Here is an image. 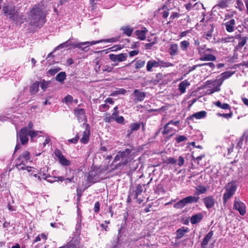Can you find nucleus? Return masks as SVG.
<instances>
[{
    "label": "nucleus",
    "instance_id": "obj_1",
    "mask_svg": "<svg viewBox=\"0 0 248 248\" xmlns=\"http://www.w3.org/2000/svg\"><path fill=\"white\" fill-rule=\"evenodd\" d=\"M46 13L42 5H35L31 10L28 19L33 25L41 27L45 22Z\"/></svg>",
    "mask_w": 248,
    "mask_h": 248
},
{
    "label": "nucleus",
    "instance_id": "obj_2",
    "mask_svg": "<svg viewBox=\"0 0 248 248\" xmlns=\"http://www.w3.org/2000/svg\"><path fill=\"white\" fill-rule=\"evenodd\" d=\"M133 159V157L131 149H126L124 151H119L115 156L113 162H117L120 160L121 161L115 165L114 169H118L121 167H124L127 165H130Z\"/></svg>",
    "mask_w": 248,
    "mask_h": 248
},
{
    "label": "nucleus",
    "instance_id": "obj_3",
    "mask_svg": "<svg viewBox=\"0 0 248 248\" xmlns=\"http://www.w3.org/2000/svg\"><path fill=\"white\" fill-rule=\"evenodd\" d=\"M30 159V153L28 151L24 152L16 160V166L19 170H27L29 172L31 171L32 168L27 165Z\"/></svg>",
    "mask_w": 248,
    "mask_h": 248
},
{
    "label": "nucleus",
    "instance_id": "obj_4",
    "mask_svg": "<svg viewBox=\"0 0 248 248\" xmlns=\"http://www.w3.org/2000/svg\"><path fill=\"white\" fill-rule=\"evenodd\" d=\"M237 186L235 183L232 182L228 183L225 187V192L223 197V202L226 203L228 200L233 196L236 189Z\"/></svg>",
    "mask_w": 248,
    "mask_h": 248
},
{
    "label": "nucleus",
    "instance_id": "obj_5",
    "mask_svg": "<svg viewBox=\"0 0 248 248\" xmlns=\"http://www.w3.org/2000/svg\"><path fill=\"white\" fill-rule=\"evenodd\" d=\"M29 130H28L27 127H25L22 128L19 132L17 134V139L21 142L22 144H26L29 140L28 136L29 135Z\"/></svg>",
    "mask_w": 248,
    "mask_h": 248
},
{
    "label": "nucleus",
    "instance_id": "obj_6",
    "mask_svg": "<svg viewBox=\"0 0 248 248\" xmlns=\"http://www.w3.org/2000/svg\"><path fill=\"white\" fill-rule=\"evenodd\" d=\"M213 84L214 87L212 89H209L207 90L206 93L208 94H211L214 93L216 92H218L220 91V86L221 85V82H219V80H215L213 82L208 80L206 82V85H208L210 84Z\"/></svg>",
    "mask_w": 248,
    "mask_h": 248
},
{
    "label": "nucleus",
    "instance_id": "obj_7",
    "mask_svg": "<svg viewBox=\"0 0 248 248\" xmlns=\"http://www.w3.org/2000/svg\"><path fill=\"white\" fill-rule=\"evenodd\" d=\"M74 114L77 117L79 122L82 123L86 121L85 110L83 108H75L74 109Z\"/></svg>",
    "mask_w": 248,
    "mask_h": 248
},
{
    "label": "nucleus",
    "instance_id": "obj_8",
    "mask_svg": "<svg viewBox=\"0 0 248 248\" xmlns=\"http://www.w3.org/2000/svg\"><path fill=\"white\" fill-rule=\"evenodd\" d=\"M55 155L59 159L60 163L63 166H68L71 164L70 161L67 160L59 150H56L54 152Z\"/></svg>",
    "mask_w": 248,
    "mask_h": 248
},
{
    "label": "nucleus",
    "instance_id": "obj_9",
    "mask_svg": "<svg viewBox=\"0 0 248 248\" xmlns=\"http://www.w3.org/2000/svg\"><path fill=\"white\" fill-rule=\"evenodd\" d=\"M233 209L239 211L241 215H244L246 211V206L245 204L240 201L235 200Z\"/></svg>",
    "mask_w": 248,
    "mask_h": 248
},
{
    "label": "nucleus",
    "instance_id": "obj_10",
    "mask_svg": "<svg viewBox=\"0 0 248 248\" xmlns=\"http://www.w3.org/2000/svg\"><path fill=\"white\" fill-rule=\"evenodd\" d=\"M109 59L114 62H122L126 60L127 55L126 53H121L118 55L111 54L109 55Z\"/></svg>",
    "mask_w": 248,
    "mask_h": 248
},
{
    "label": "nucleus",
    "instance_id": "obj_11",
    "mask_svg": "<svg viewBox=\"0 0 248 248\" xmlns=\"http://www.w3.org/2000/svg\"><path fill=\"white\" fill-rule=\"evenodd\" d=\"M248 135L247 132H245L241 137L238 140L237 144V147L242 149L245 148L247 144V140Z\"/></svg>",
    "mask_w": 248,
    "mask_h": 248
},
{
    "label": "nucleus",
    "instance_id": "obj_12",
    "mask_svg": "<svg viewBox=\"0 0 248 248\" xmlns=\"http://www.w3.org/2000/svg\"><path fill=\"white\" fill-rule=\"evenodd\" d=\"M68 41L69 46H73L74 47H77L79 48H82V46L85 45H89L91 46L96 44L97 42H84L82 43H77L74 42H70V39Z\"/></svg>",
    "mask_w": 248,
    "mask_h": 248
},
{
    "label": "nucleus",
    "instance_id": "obj_13",
    "mask_svg": "<svg viewBox=\"0 0 248 248\" xmlns=\"http://www.w3.org/2000/svg\"><path fill=\"white\" fill-rule=\"evenodd\" d=\"M98 175L97 170H91L89 171L87 181L90 183H94L98 181Z\"/></svg>",
    "mask_w": 248,
    "mask_h": 248
},
{
    "label": "nucleus",
    "instance_id": "obj_14",
    "mask_svg": "<svg viewBox=\"0 0 248 248\" xmlns=\"http://www.w3.org/2000/svg\"><path fill=\"white\" fill-rule=\"evenodd\" d=\"M214 234L213 231H210L204 237L201 244V248H206L207 246Z\"/></svg>",
    "mask_w": 248,
    "mask_h": 248
},
{
    "label": "nucleus",
    "instance_id": "obj_15",
    "mask_svg": "<svg viewBox=\"0 0 248 248\" xmlns=\"http://www.w3.org/2000/svg\"><path fill=\"white\" fill-rule=\"evenodd\" d=\"M203 202L207 209L212 208L215 204V200L213 196H209L203 199Z\"/></svg>",
    "mask_w": 248,
    "mask_h": 248
},
{
    "label": "nucleus",
    "instance_id": "obj_16",
    "mask_svg": "<svg viewBox=\"0 0 248 248\" xmlns=\"http://www.w3.org/2000/svg\"><path fill=\"white\" fill-rule=\"evenodd\" d=\"M233 2V0H219L217 4L215 5L213 9H217L218 7L225 8L228 7L229 5Z\"/></svg>",
    "mask_w": 248,
    "mask_h": 248
},
{
    "label": "nucleus",
    "instance_id": "obj_17",
    "mask_svg": "<svg viewBox=\"0 0 248 248\" xmlns=\"http://www.w3.org/2000/svg\"><path fill=\"white\" fill-rule=\"evenodd\" d=\"M235 24V20L231 19L230 20L224 23L226 31L228 32H231L234 31V25Z\"/></svg>",
    "mask_w": 248,
    "mask_h": 248
},
{
    "label": "nucleus",
    "instance_id": "obj_18",
    "mask_svg": "<svg viewBox=\"0 0 248 248\" xmlns=\"http://www.w3.org/2000/svg\"><path fill=\"white\" fill-rule=\"evenodd\" d=\"M90 135V130L86 128L82 133V137L80 139V142L83 144H87L89 140Z\"/></svg>",
    "mask_w": 248,
    "mask_h": 248
},
{
    "label": "nucleus",
    "instance_id": "obj_19",
    "mask_svg": "<svg viewBox=\"0 0 248 248\" xmlns=\"http://www.w3.org/2000/svg\"><path fill=\"white\" fill-rule=\"evenodd\" d=\"M203 218L202 213H198L192 216L190 218V222L192 224H195L200 222Z\"/></svg>",
    "mask_w": 248,
    "mask_h": 248
},
{
    "label": "nucleus",
    "instance_id": "obj_20",
    "mask_svg": "<svg viewBox=\"0 0 248 248\" xmlns=\"http://www.w3.org/2000/svg\"><path fill=\"white\" fill-rule=\"evenodd\" d=\"M178 46L177 44L172 43L170 45V47L169 49V53L171 56H174L178 54Z\"/></svg>",
    "mask_w": 248,
    "mask_h": 248
},
{
    "label": "nucleus",
    "instance_id": "obj_21",
    "mask_svg": "<svg viewBox=\"0 0 248 248\" xmlns=\"http://www.w3.org/2000/svg\"><path fill=\"white\" fill-rule=\"evenodd\" d=\"M159 67L158 61H156L155 60H152L148 61L147 63L146 69L148 72L152 71L153 67Z\"/></svg>",
    "mask_w": 248,
    "mask_h": 248
},
{
    "label": "nucleus",
    "instance_id": "obj_22",
    "mask_svg": "<svg viewBox=\"0 0 248 248\" xmlns=\"http://www.w3.org/2000/svg\"><path fill=\"white\" fill-rule=\"evenodd\" d=\"M188 232V228H186L184 227H181L178 230H177L176 233V239H180L186 233Z\"/></svg>",
    "mask_w": 248,
    "mask_h": 248
},
{
    "label": "nucleus",
    "instance_id": "obj_23",
    "mask_svg": "<svg viewBox=\"0 0 248 248\" xmlns=\"http://www.w3.org/2000/svg\"><path fill=\"white\" fill-rule=\"evenodd\" d=\"M133 94L136 97V99L139 101H143L145 97V93L140 92L139 90H135Z\"/></svg>",
    "mask_w": 248,
    "mask_h": 248
},
{
    "label": "nucleus",
    "instance_id": "obj_24",
    "mask_svg": "<svg viewBox=\"0 0 248 248\" xmlns=\"http://www.w3.org/2000/svg\"><path fill=\"white\" fill-rule=\"evenodd\" d=\"M190 85V82L187 80H185L181 82L179 85V90L181 93L186 92V88Z\"/></svg>",
    "mask_w": 248,
    "mask_h": 248
},
{
    "label": "nucleus",
    "instance_id": "obj_25",
    "mask_svg": "<svg viewBox=\"0 0 248 248\" xmlns=\"http://www.w3.org/2000/svg\"><path fill=\"white\" fill-rule=\"evenodd\" d=\"M119 112H113L111 114L112 119L117 123L123 124L124 120V118L122 116H119Z\"/></svg>",
    "mask_w": 248,
    "mask_h": 248
},
{
    "label": "nucleus",
    "instance_id": "obj_26",
    "mask_svg": "<svg viewBox=\"0 0 248 248\" xmlns=\"http://www.w3.org/2000/svg\"><path fill=\"white\" fill-rule=\"evenodd\" d=\"M206 112L205 111H201L193 114L189 117L190 120H193L194 118L196 119H201L205 117Z\"/></svg>",
    "mask_w": 248,
    "mask_h": 248
},
{
    "label": "nucleus",
    "instance_id": "obj_27",
    "mask_svg": "<svg viewBox=\"0 0 248 248\" xmlns=\"http://www.w3.org/2000/svg\"><path fill=\"white\" fill-rule=\"evenodd\" d=\"M147 30L144 28L142 30H137L136 31V35L138 36V38L141 40H144L146 38V33L147 32Z\"/></svg>",
    "mask_w": 248,
    "mask_h": 248
},
{
    "label": "nucleus",
    "instance_id": "obj_28",
    "mask_svg": "<svg viewBox=\"0 0 248 248\" xmlns=\"http://www.w3.org/2000/svg\"><path fill=\"white\" fill-rule=\"evenodd\" d=\"M120 30L127 36H130L133 31V28L130 27L129 26H123L121 28Z\"/></svg>",
    "mask_w": 248,
    "mask_h": 248
},
{
    "label": "nucleus",
    "instance_id": "obj_29",
    "mask_svg": "<svg viewBox=\"0 0 248 248\" xmlns=\"http://www.w3.org/2000/svg\"><path fill=\"white\" fill-rule=\"evenodd\" d=\"M186 204L188 203H195L199 201V197L189 196L184 198Z\"/></svg>",
    "mask_w": 248,
    "mask_h": 248
},
{
    "label": "nucleus",
    "instance_id": "obj_30",
    "mask_svg": "<svg viewBox=\"0 0 248 248\" xmlns=\"http://www.w3.org/2000/svg\"><path fill=\"white\" fill-rule=\"evenodd\" d=\"M158 62L159 67H160L166 68L172 67L173 66V64H172V63L168 62H165L164 61L160 60V59H158Z\"/></svg>",
    "mask_w": 248,
    "mask_h": 248
},
{
    "label": "nucleus",
    "instance_id": "obj_31",
    "mask_svg": "<svg viewBox=\"0 0 248 248\" xmlns=\"http://www.w3.org/2000/svg\"><path fill=\"white\" fill-rule=\"evenodd\" d=\"M216 57L212 54L205 55L203 57L200 58V60L203 61H213L216 60Z\"/></svg>",
    "mask_w": 248,
    "mask_h": 248
},
{
    "label": "nucleus",
    "instance_id": "obj_32",
    "mask_svg": "<svg viewBox=\"0 0 248 248\" xmlns=\"http://www.w3.org/2000/svg\"><path fill=\"white\" fill-rule=\"evenodd\" d=\"M66 78V74L64 72L59 73L55 77L57 81L62 82Z\"/></svg>",
    "mask_w": 248,
    "mask_h": 248
},
{
    "label": "nucleus",
    "instance_id": "obj_33",
    "mask_svg": "<svg viewBox=\"0 0 248 248\" xmlns=\"http://www.w3.org/2000/svg\"><path fill=\"white\" fill-rule=\"evenodd\" d=\"M143 191L142 186L140 184H138L136 186V189L135 190V198L137 199L139 195L141 194Z\"/></svg>",
    "mask_w": 248,
    "mask_h": 248
},
{
    "label": "nucleus",
    "instance_id": "obj_34",
    "mask_svg": "<svg viewBox=\"0 0 248 248\" xmlns=\"http://www.w3.org/2000/svg\"><path fill=\"white\" fill-rule=\"evenodd\" d=\"M39 82H35L32 84L31 86V93L34 94L36 93L39 89Z\"/></svg>",
    "mask_w": 248,
    "mask_h": 248
},
{
    "label": "nucleus",
    "instance_id": "obj_35",
    "mask_svg": "<svg viewBox=\"0 0 248 248\" xmlns=\"http://www.w3.org/2000/svg\"><path fill=\"white\" fill-rule=\"evenodd\" d=\"M2 11L5 14L7 15H12L13 14V7H10L7 5L3 6Z\"/></svg>",
    "mask_w": 248,
    "mask_h": 248
},
{
    "label": "nucleus",
    "instance_id": "obj_36",
    "mask_svg": "<svg viewBox=\"0 0 248 248\" xmlns=\"http://www.w3.org/2000/svg\"><path fill=\"white\" fill-rule=\"evenodd\" d=\"M186 203L185 202V201L184 199H182L180 200V201L176 202L174 205V207L176 209H181L183 208L185 205H186Z\"/></svg>",
    "mask_w": 248,
    "mask_h": 248
},
{
    "label": "nucleus",
    "instance_id": "obj_37",
    "mask_svg": "<svg viewBox=\"0 0 248 248\" xmlns=\"http://www.w3.org/2000/svg\"><path fill=\"white\" fill-rule=\"evenodd\" d=\"M180 47L183 51H186L188 46H189V42L187 40H184L180 43Z\"/></svg>",
    "mask_w": 248,
    "mask_h": 248
},
{
    "label": "nucleus",
    "instance_id": "obj_38",
    "mask_svg": "<svg viewBox=\"0 0 248 248\" xmlns=\"http://www.w3.org/2000/svg\"><path fill=\"white\" fill-rule=\"evenodd\" d=\"M196 190L197 192L196 194L197 195H200L205 193L207 191V189L204 186H199L196 187Z\"/></svg>",
    "mask_w": 248,
    "mask_h": 248
},
{
    "label": "nucleus",
    "instance_id": "obj_39",
    "mask_svg": "<svg viewBox=\"0 0 248 248\" xmlns=\"http://www.w3.org/2000/svg\"><path fill=\"white\" fill-rule=\"evenodd\" d=\"M232 75V73L229 72H224L221 74V77L219 80H221L220 81H219V82H221V84L222 83V82L226 79L229 78Z\"/></svg>",
    "mask_w": 248,
    "mask_h": 248
},
{
    "label": "nucleus",
    "instance_id": "obj_40",
    "mask_svg": "<svg viewBox=\"0 0 248 248\" xmlns=\"http://www.w3.org/2000/svg\"><path fill=\"white\" fill-rule=\"evenodd\" d=\"M215 105L217 107L223 109H228L229 108V105L226 103L222 104L218 101L215 103Z\"/></svg>",
    "mask_w": 248,
    "mask_h": 248
},
{
    "label": "nucleus",
    "instance_id": "obj_41",
    "mask_svg": "<svg viewBox=\"0 0 248 248\" xmlns=\"http://www.w3.org/2000/svg\"><path fill=\"white\" fill-rule=\"evenodd\" d=\"M117 41V39L116 38H111L109 39H105V40H100L98 41H93V42H97L96 44H98L101 42H106V43H115Z\"/></svg>",
    "mask_w": 248,
    "mask_h": 248
},
{
    "label": "nucleus",
    "instance_id": "obj_42",
    "mask_svg": "<svg viewBox=\"0 0 248 248\" xmlns=\"http://www.w3.org/2000/svg\"><path fill=\"white\" fill-rule=\"evenodd\" d=\"M39 133H43L42 131H33V130H29V135L30 136L31 139L33 138L36 137L38 135Z\"/></svg>",
    "mask_w": 248,
    "mask_h": 248
},
{
    "label": "nucleus",
    "instance_id": "obj_43",
    "mask_svg": "<svg viewBox=\"0 0 248 248\" xmlns=\"http://www.w3.org/2000/svg\"><path fill=\"white\" fill-rule=\"evenodd\" d=\"M170 125L167 124L164 127V130L162 132L163 134L166 135L169 134L172 131V128L169 126Z\"/></svg>",
    "mask_w": 248,
    "mask_h": 248
},
{
    "label": "nucleus",
    "instance_id": "obj_44",
    "mask_svg": "<svg viewBox=\"0 0 248 248\" xmlns=\"http://www.w3.org/2000/svg\"><path fill=\"white\" fill-rule=\"evenodd\" d=\"M140 124H138V123L132 124L130 126L131 132H132L134 131H137V130H139L140 128Z\"/></svg>",
    "mask_w": 248,
    "mask_h": 248
},
{
    "label": "nucleus",
    "instance_id": "obj_45",
    "mask_svg": "<svg viewBox=\"0 0 248 248\" xmlns=\"http://www.w3.org/2000/svg\"><path fill=\"white\" fill-rule=\"evenodd\" d=\"M73 100V97L70 95H67L63 99L62 102L67 105L71 103Z\"/></svg>",
    "mask_w": 248,
    "mask_h": 248
},
{
    "label": "nucleus",
    "instance_id": "obj_46",
    "mask_svg": "<svg viewBox=\"0 0 248 248\" xmlns=\"http://www.w3.org/2000/svg\"><path fill=\"white\" fill-rule=\"evenodd\" d=\"M145 61L139 60L135 63V67L136 69H140L143 67L145 65Z\"/></svg>",
    "mask_w": 248,
    "mask_h": 248
},
{
    "label": "nucleus",
    "instance_id": "obj_47",
    "mask_svg": "<svg viewBox=\"0 0 248 248\" xmlns=\"http://www.w3.org/2000/svg\"><path fill=\"white\" fill-rule=\"evenodd\" d=\"M234 41V38L233 36H231L229 37H224L222 38L220 42L221 43H225L228 42H232Z\"/></svg>",
    "mask_w": 248,
    "mask_h": 248
},
{
    "label": "nucleus",
    "instance_id": "obj_48",
    "mask_svg": "<svg viewBox=\"0 0 248 248\" xmlns=\"http://www.w3.org/2000/svg\"><path fill=\"white\" fill-rule=\"evenodd\" d=\"M68 46H69L68 41H66V42H64L63 43L61 44L58 46L56 47L55 49H54V50H58V49H62V48H63L64 47H67Z\"/></svg>",
    "mask_w": 248,
    "mask_h": 248
},
{
    "label": "nucleus",
    "instance_id": "obj_49",
    "mask_svg": "<svg viewBox=\"0 0 248 248\" xmlns=\"http://www.w3.org/2000/svg\"><path fill=\"white\" fill-rule=\"evenodd\" d=\"M187 140V138L184 135H180L175 138V140L177 143L185 141Z\"/></svg>",
    "mask_w": 248,
    "mask_h": 248
},
{
    "label": "nucleus",
    "instance_id": "obj_50",
    "mask_svg": "<svg viewBox=\"0 0 248 248\" xmlns=\"http://www.w3.org/2000/svg\"><path fill=\"white\" fill-rule=\"evenodd\" d=\"M79 138L78 134L77 133L74 138L68 140V142L71 143L76 144L78 142Z\"/></svg>",
    "mask_w": 248,
    "mask_h": 248
},
{
    "label": "nucleus",
    "instance_id": "obj_51",
    "mask_svg": "<svg viewBox=\"0 0 248 248\" xmlns=\"http://www.w3.org/2000/svg\"><path fill=\"white\" fill-rule=\"evenodd\" d=\"M104 121L106 123H111L113 120L112 119V117L111 115H109L108 113H107L105 114V115L104 116Z\"/></svg>",
    "mask_w": 248,
    "mask_h": 248
},
{
    "label": "nucleus",
    "instance_id": "obj_52",
    "mask_svg": "<svg viewBox=\"0 0 248 248\" xmlns=\"http://www.w3.org/2000/svg\"><path fill=\"white\" fill-rule=\"evenodd\" d=\"M176 162H177V160L173 157H169V158H167L165 161V163H166L167 164H175L176 163Z\"/></svg>",
    "mask_w": 248,
    "mask_h": 248
},
{
    "label": "nucleus",
    "instance_id": "obj_53",
    "mask_svg": "<svg viewBox=\"0 0 248 248\" xmlns=\"http://www.w3.org/2000/svg\"><path fill=\"white\" fill-rule=\"evenodd\" d=\"M236 7L238 8L240 11H242L244 8V5L241 1L238 0L237 1Z\"/></svg>",
    "mask_w": 248,
    "mask_h": 248
},
{
    "label": "nucleus",
    "instance_id": "obj_54",
    "mask_svg": "<svg viewBox=\"0 0 248 248\" xmlns=\"http://www.w3.org/2000/svg\"><path fill=\"white\" fill-rule=\"evenodd\" d=\"M246 38H243L239 42L238 45L237 46V48H240L242 47L246 44Z\"/></svg>",
    "mask_w": 248,
    "mask_h": 248
},
{
    "label": "nucleus",
    "instance_id": "obj_55",
    "mask_svg": "<svg viewBox=\"0 0 248 248\" xmlns=\"http://www.w3.org/2000/svg\"><path fill=\"white\" fill-rule=\"evenodd\" d=\"M60 70V69L59 68H56L54 69H49L48 71V73L53 76L56 74L57 72H58Z\"/></svg>",
    "mask_w": 248,
    "mask_h": 248
},
{
    "label": "nucleus",
    "instance_id": "obj_56",
    "mask_svg": "<svg viewBox=\"0 0 248 248\" xmlns=\"http://www.w3.org/2000/svg\"><path fill=\"white\" fill-rule=\"evenodd\" d=\"M199 66H206L210 67L211 69H213L215 67V64L214 63L211 62H208V63H204L202 64H201V65H199Z\"/></svg>",
    "mask_w": 248,
    "mask_h": 248
},
{
    "label": "nucleus",
    "instance_id": "obj_57",
    "mask_svg": "<svg viewBox=\"0 0 248 248\" xmlns=\"http://www.w3.org/2000/svg\"><path fill=\"white\" fill-rule=\"evenodd\" d=\"M82 190L81 189H79V188H77V201H78V202H79V201L80 200V198H81V195H82Z\"/></svg>",
    "mask_w": 248,
    "mask_h": 248
},
{
    "label": "nucleus",
    "instance_id": "obj_58",
    "mask_svg": "<svg viewBox=\"0 0 248 248\" xmlns=\"http://www.w3.org/2000/svg\"><path fill=\"white\" fill-rule=\"evenodd\" d=\"M109 108V106L107 104H102L100 106H99V109L101 111H105V110H107Z\"/></svg>",
    "mask_w": 248,
    "mask_h": 248
},
{
    "label": "nucleus",
    "instance_id": "obj_59",
    "mask_svg": "<svg viewBox=\"0 0 248 248\" xmlns=\"http://www.w3.org/2000/svg\"><path fill=\"white\" fill-rule=\"evenodd\" d=\"M100 210V204L99 202H96L94 204V210L96 213H98Z\"/></svg>",
    "mask_w": 248,
    "mask_h": 248
},
{
    "label": "nucleus",
    "instance_id": "obj_60",
    "mask_svg": "<svg viewBox=\"0 0 248 248\" xmlns=\"http://www.w3.org/2000/svg\"><path fill=\"white\" fill-rule=\"evenodd\" d=\"M48 83L46 81L41 82V87L43 90H45L48 86Z\"/></svg>",
    "mask_w": 248,
    "mask_h": 248
},
{
    "label": "nucleus",
    "instance_id": "obj_61",
    "mask_svg": "<svg viewBox=\"0 0 248 248\" xmlns=\"http://www.w3.org/2000/svg\"><path fill=\"white\" fill-rule=\"evenodd\" d=\"M155 42H152V43H150L146 44L145 45V49H151V48L152 47L153 45H155Z\"/></svg>",
    "mask_w": 248,
    "mask_h": 248
},
{
    "label": "nucleus",
    "instance_id": "obj_62",
    "mask_svg": "<svg viewBox=\"0 0 248 248\" xmlns=\"http://www.w3.org/2000/svg\"><path fill=\"white\" fill-rule=\"evenodd\" d=\"M184 163V158L182 156H180L178 158V165L181 167L183 165Z\"/></svg>",
    "mask_w": 248,
    "mask_h": 248
},
{
    "label": "nucleus",
    "instance_id": "obj_63",
    "mask_svg": "<svg viewBox=\"0 0 248 248\" xmlns=\"http://www.w3.org/2000/svg\"><path fill=\"white\" fill-rule=\"evenodd\" d=\"M126 93V90L123 89H120L119 90L115 92V93L116 94H124Z\"/></svg>",
    "mask_w": 248,
    "mask_h": 248
},
{
    "label": "nucleus",
    "instance_id": "obj_64",
    "mask_svg": "<svg viewBox=\"0 0 248 248\" xmlns=\"http://www.w3.org/2000/svg\"><path fill=\"white\" fill-rule=\"evenodd\" d=\"M204 37L207 39H209L212 37V32L207 31L204 33Z\"/></svg>",
    "mask_w": 248,
    "mask_h": 248
}]
</instances>
